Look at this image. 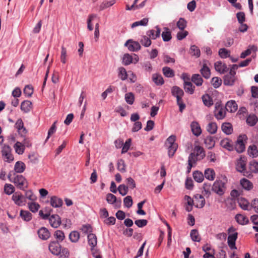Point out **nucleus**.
<instances>
[{"instance_id":"1","label":"nucleus","mask_w":258,"mask_h":258,"mask_svg":"<svg viewBox=\"0 0 258 258\" xmlns=\"http://www.w3.org/2000/svg\"><path fill=\"white\" fill-rule=\"evenodd\" d=\"M175 140L176 136L171 135L167 139L165 142V146L167 147L169 157H173L177 149L178 145L175 143Z\"/></svg>"},{"instance_id":"2","label":"nucleus","mask_w":258,"mask_h":258,"mask_svg":"<svg viewBox=\"0 0 258 258\" xmlns=\"http://www.w3.org/2000/svg\"><path fill=\"white\" fill-rule=\"evenodd\" d=\"M10 180L14 183L15 185L20 189H24L28 186L27 182L25 178L22 175H17L13 179L11 178V174L8 175Z\"/></svg>"},{"instance_id":"3","label":"nucleus","mask_w":258,"mask_h":258,"mask_svg":"<svg viewBox=\"0 0 258 258\" xmlns=\"http://www.w3.org/2000/svg\"><path fill=\"white\" fill-rule=\"evenodd\" d=\"M226 109L220 103H216L215 105L214 115L218 119H222L226 116Z\"/></svg>"},{"instance_id":"4","label":"nucleus","mask_w":258,"mask_h":258,"mask_svg":"<svg viewBox=\"0 0 258 258\" xmlns=\"http://www.w3.org/2000/svg\"><path fill=\"white\" fill-rule=\"evenodd\" d=\"M212 189L218 195L221 196L224 194L226 189L225 183L222 180H216L214 182Z\"/></svg>"},{"instance_id":"5","label":"nucleus","mask_w":258,"mask_h":258,"mask_svg":"<svg viewBox=\"0 0 258 258\" xmlns=\"http://www.w3.org/2000/svg\"><path fill=\"white\" fill-rule=\"evenodd\" d=\"M12 200L19 206H24L26 203V198L20 192H15L12 196Z\"/></svg>"},{"instance_id":"6","label":"nucleus","mask_w":258,"mask_h":258,"mask_svg":"<svg viewBox=\"0 0 258 258\" xmlns=\"http://www.w3.org/2000/svg\"><path fill=\"white\" fill-rule=\"evenodd\" d=\"M11 148L8 145H4L2 148V153L6 161L11 162L13 161L14 157L11 153Z\"/></svg>"},{"instance_id":"7","label":"nucleus","mask_w":258,"mask_h":258,"mask_svg":"<svg viewBox=\"0 0 258 258\" xmlns=\"http://www.w3.org/2000/svg\"><path fill=\"white\" fill-rule=\"evenodd\" d=\"M50 252L53 255H58L61 251V247L58 242L51 241L48 246Z\"/></svg>"},{"instance_id":"8","label":"nucleus","mask_w":258,"mask_h":258,"mask_svg":"<svg viewBox=\"0 0 258 258\" xmlns=\"http://www.w3.org/2000/svg\"><path fill=\"white\" fill-rule=\"evenodd\" d=\"M124 46H126L131 51H137L141 48L139 42L134 41L132 39L127 40L124 44Z\"/></svg>"},{"instance_id":"9","label":"nucleus","mask_w":258,"mask_h":258,"mask_svg":"<svg viewBox=\"0 0 258 258\" xmlns=\"http://www.w3.org/2000/svg\"><path fill=\"white\" fill-rule=\"evenodd\" d=\"M171 94L172 96L176 97L177 102H179L180 100H182L184 92L179 87L174 86L171 89Z\"/></svg>"},{"instance_id":"10","label":"nucleus","mask_w":258,"mask_h":258,"mask_svg":"<svg viewBox=\"0 0 258 258\" xmlns=\"http://www.w3.org/2000/svg\"><path fill=\"white\" fill-rule=\"evenodd\" d=\"M246 138L245 135L240 136L235 144V149L238 153H242L245 150V145L243 143V140Z\"/></svg>"},{"instance_id":"11","label":"nucleus","mask_w":258,"mask_h":258,"mask_svg":"<svg viewBox=\"0 0 258 258\" xmlns=\"http://www.w3.org/2000/svg\"><path fill=\"white\" fill-rule=\"evenodd\" d=\"M237 232H234L229 234L227 238V243L229 247L231 249H236L235 241L237 238Z\"/></svg>"},{"instance_id":"12","label":"nucleus","mask_w":258,"mask_h":258,"mask_svg":"<svg viewBox=\"0 0 258 258\" xmlns=\"http://www.w3.org/2000/svg\"><path fill=\"white\" fill-rule=\"evenodd\" d=\"M205 204V200L204 197L200 194H197L194 196V205L198 208H203Z\"/></svg>"},{"instance_id":"13","label":"nucleus","mask_w":258,"mask_h":258,"mask_svg":"<svg viewBox=\"0 0 258 258\" xmlns=\"http://www.w3.org/2000/svg\"><path fill=\"white\" fill-rule=\"evenodd\" d=\"M236 74H233L231 72H229L224 77V84L227 86H232L236 79Z\"/></svg>"},{"instance_id":"14","label":"nucleus","mask_w":258,"mask_h":258,"mask_svg":"<svg viewBox=\"0 0 258 258\" xmlns=\"http://www.w3.org/2000/svg\"><path fill=\"white\" fill-rule=\"evenodd\" d=\"M49 223L53 228H57L61 224V219L57 215H51L49 219Z\"/></svg>"},{"instance_id":"15","label":"nucleus","mask_w":258,"mask_h":258,"mask_svg":"<svg viewBox=\"0 0 258 258\" xmlns=\"http://www.w3.org/2000/svg\"><path fill=\"white\" fill-rule=\"evenodd\" d=\"M199 160V158L196 156L195 153H190L188 158V166L187 171L188 173L190 172L191 169L194 164H195L197 161Z\"/></svg>"},{"instance_id":"16","label":"nucleus","mask_w":258,"mask_h":258,"mask_svg":"<svg viewBox=\"0 0 258 258\" xmlns=\"http://www.w3.org/2000/svg\"><path fill=\"white\" fill-rule=\"evenodd\" d=\"M161 30L158 26L155 27V29H152L147 32V35L152 39H155L160 35Z\"/></svg>"},{"instance_id":"17","label":"nucleus","mask_w":258,"mask_h":258,"mask_svg":"<svg viewBox=\"0 0 258 258\" xmlns=\"http://www.w3.org/2000/svg\"><path fill=\"white\" fill-rule=\"evenodd\" d=\"M106 200L109 204H113L116 203L115 206L119 208L121 203V200L120 199L117 201L116 197L112 194H108L106 195Z\"/></svg>"},{"instance_id":"18","label":"nucleus","mask_w":258,"mask_h":258,"mask_svg":"<svg viewBox=\"0 0 258 258\" xmlns=\"http://www.w3.org/2000/svg\"><path fill=\"white\" fill-rule=\"evenodd\" d=\"M215 69L216 71L220 74H224L228 71L227 66L221 61H218L215 63Z\"/></svg>"},{"instance_id":"19","label":"nucleus","mask_w":258,"mask_h":258,"mask_svg":"<svg viewBox=\"0 0 258 258\" xmlns=\"http://www.w3.org/2000/svg\"><path fill=\"white\" fill-rule=\"evenodd\" d=\"M38 234L39 237L42 240H47L50 236V233L48 230L45 227H41L38 230Z\"/></svg>"},{"instance_id":"20","label":"nucleus","mask_w":258,"mask_h":258,"mask_svg":"<svg viewBox=\"0 0 258 258\" xmlns=\"http://www.w3.org/2000/svg\"><path fill=\"white\" fill-rule=\"evenodd\" d=\"M32 107V103L29 100H25L21 104V109L24 113L29 112Z\"/></svg>"},{"instance_id":"21","label":"nucleus","mask_w":258,"mask_h":258,"mask_svg":"<svg viewBox=\"0 0 258 258\" xmlns=\"http://www.w3.org/2000/svg\"><path fill=\"white\" fill-rule=\"evenodd\" d=\"M190 127L191 132L196 136H199L202 133L201 126L197 121H193L191 123Z\"/></svg>"},{"instance_id":"22","label":"nucleus","mask_w":258,"mask_h":258,"mask_svg":"<svg viewBox=\"0 0 258 258\" xmlns=\"http://www.w3.org/2000/svg\"><path fill=\"white\" fill-rule=\"evenodd\" d=\"M225 108L227 111L234 112L237 109V105L235 101L230 100L227 102Z\"/></svg>"},{"instance_id":"23","label":"nucleus","mask_w":258,"mask_h":258,"mask_svg":"<svg viewBox=\"0 0 258 258\" xmlns=\"http://www.w3.org/2000/svg\"><path fill=\"white\" fill-rule=\"evenodd\" d=\"M235 219L239 224L242 225L247 224L249 223L248 218L242 214H237L235 217Z\"/></svg>"},{"instance_id":"24","label":"nucleus","mask_w":258,"mask_h":258,"mask_svg":"<svg viewBox=\"0 0 258 258\" xmlns=\"http://www.w3.org/2000/svg\"><path fill=\"white\" fill-rule=\"evenodd\" d=\"M246 121L249 126H253L258 121V117L254 114H250L247 117Z\"/></svg>"},{"instance_id":"25","label":"nucleus","mask_w":258,"mask_h":258,"mask_svg":"<svg viewBox=\"0 0 258 258\" xmlns=\"http://www.w3.org/2000/svg\"><path fill=\"white\" fill-rule=\"evenodd\" d=\"M222 131L226 135H230L233 132V127L229 122L223 123L221 125Z\"/></svg>"},{"instance_id":"26","label":"nucleus","mask_w":258,"mask_h":258,"mask_svg":"<svg viewBox=\"0 0 258 258\" xmlns=\"http://www.w3.org/2000/svg\"><path fill=\"white\" fill-rule=\"evenodd\" d=\"M62 200L57 197L53 196L51 198L50 204L53 207H60L62 206Z\"/></svg>"},{"instance_id":"27","label":"nucleus","mask_w":258,"mask_h":258,"mask_svg":"<svg viewBox=\"0 0 258 258\" xmlns=\"http://www.w3.org/2000/svg\"><path fill=\"white\" fill-rule=\"evenodd\" d=\"M240 184L243 188L249 190L253 187V184L251 182L246 178H242L240 180Z\"/></svg>"},{"instance_id":"28","label":"nucleus","mask_w":258,"mask_h":258,"mask_svg":"<svg viewBox=\"0 0 258 258\" xmlns=\"http://www.w3.org/2000/svg\"><path fill=\"white\" fill-rule=\"evenodd\" d=\"M245 161L240 158L236 163V169L238 172H243L245 170Z\"/></svg>"},{"instance_id":"29","label":"nucleus","mask_w":258,"mask_h":258,"mask_svg":"<svg viewBox=\"0 0 258 258\" xmlns=\"http://www.w3.org/2000/svg\"><path fill=\"white\" fill-rule=\"evenodd\" d=\"M25 164L22 161H17L15 165L14 170L17 173H21L25 169Z\"/></svg>"},{"instance_id":"30","label":"nucleus","mask_w":258,"mask_h":258,"mask_svg":"<svg viewBox=\"0 0 258 258\" xmlns=\"http://www.w3.org/2000/svg\"><path fill=\"white\" fill-rule=\"evenodd\" d=\"M88 244L92 248L94 247L97 243V237L95 234L90 233L88 235Z\"/></svg>"},{"instance_id":"31","label":"nucleus","mask_w":258,"mask_h":258,"mask_svg":"<svg viewBox=\"0 0 258 258\" xmlns=\"http://www.w3.org/2000/svg\"><path fill=\"white\" fill-rule=\"evenodd\" d=\"M238 203L241 209L244 210H248L249 203L245 199L242 197L239 198Z\"/></svg>"},{"instance_id":"32","label":"nucleus","mask_w":258,"mask_h":258,"mask_svg":"<svg viewBox=\"0 0 258 258\" xmlns=\"http://www.w3.org/2000/svg\"><path fill=\"white\" fill-rule=\"evenodd\" d=\"M200 72L205 78L209 79L210 77V70L206 63L203 64L202 68L200 70Z\"/></svg>"},{"instance_id":"33","label":"nucleus","mask_w":258,"mask_h":258,"mask_svg":"<svg viewBox=\"0 0 258 258\" xmlns=\"http://www.w3.org/2000/svg\"><path fill=\"white\" fill-rule=\"evenodd\" d=\"M194 153L199 158V160L203 159L205 156L203 148L199 146L195 147Z\"/></svg>"},{"instance_id":"34","label":"nucleus","mask_w":258,"mask_h":258,"mask_svg":"<svg viewBox=\"0 0 258 258\" xmlns=\"http://www.w3.org/2000/svg\"><path fill=\"white\" fill-rule=\"evenodd\" d=\"M204 143L208 149H212L213 148L215 144V142L214 138L211 136H208L205 139Z\"/></svg>"},{"instance_id":"35","label":"nucleus","mask_w":258,"mask_h":258,"mask_svg":"<svg viewBox=\"0 0 258 258\" xmlns=\"http://www.w3.org/2000/svg\"><path fill=\"white\" fill-rule=\"evenodd\" d=\"M191 81L198 86L202 85L203 80L199 74H194L191 77Z\"/></svg>"},{"instance_id":"36","label":"nucleus","mask_w":258,"mask_h":258,"mask_svg":"<svg viewBox=\"0 0 258 258\" xmlns=\"http://www.w3.org/2000/svg\"><path fill=\"white\" fill-rule=\"evenodd\" d=\"M205 177L209 180H213L215 177V173L213 169L208 168L205 171Z\"/></svg>"},{"instance_id":"37","label":"nucleus","mask_w":258,"mask_h":258,"mask_svg":"<svg viewBox=\"0 0 258 258\" xmlns=\"http://www.w3.org/2000/svg\"><path fill=\"white\" fill-rule=\"evenodd\" d=\"M212 187L211 184L208 183H205L203 185V191L202 192L203 194L206 196V197H209L211 194Z\"/></svg>"},{"instance_id":"38","label":"nucleus","mask_w":258,"mask_h":258,"mask_svg":"<svg viewBox=\"0 0 258 258\" xmlns=\"http://www.w3.org/2000/svg\"><path fill=\"white\" fill-rule=\"evenodd\" d=\"M152 80L157 85H162L164 83L162 76L158 74H154L152 75Z\"/></svg>"},{"instance_id":"39","label":"nucleus","mask_w":258,"mask_h":258,"mask_svg":"<svg viewBox=\"0 0 258 258\" xmlns=\"http://www.w3.org/2000/svg\"><path fill=\"white\" fill-rule=\"evenodd\" d=\"M195 87L190 82H184V89L186 92L192 94L194 92Z\"/></svg>"},{"instance_id":"40","label":"nucleus","mask_w":258,"mask_h":258,"mask_svg":"<svg viewBox=\"0 0 258 258\" xmlns=\"http://www.w3.org/2000/svg\"><path fill=\"white\" fill-rule=\"evenodd\" d=\"M202 98L205 105L210 107L213 104L212 98L208 94L203 95Z\"/></svg>"},{"instance_id":"41","label":"nucleus","mask_w":258,"mask_h":258,"mask_svg":"<svg viewBox=\"0 0 258 258\" xmlns=\"http://www.w3.org/2000/svg\"><path fill=\"white\" fill-rule=\"evenodd\" d=\"M162 37L164 41L167 42L171 40L172 37L171 32L167 28H164V31L162 33Z\"/></svg>"},{"instance_id":"42","label":"nucleus","mask_w":258,"mask_h":258,"mask_svg":"<svg viewBox=\"0 0 258 258\" xmlns=\"http://www.w3.org/2000/svg\"><path fill=\"white\" fill-rule=\"evenodd\" d=\"M20 216L25 221H29L32 219V214L28 211L21 210Z\"/></svg>"},{"instance_id":"43","label":"nucleus","mask_w":258,"mask_h":258,"mask_svg":"<svg viewBox=\"0 0 258 258\" xmlns=\"http://www.w3.org/2000/svg\"><path fill=\"white\" fill-rule=\"evenodd\" d=\"M217 130V125L216 122H210L207 126V131L211 134H214Z\"/></svg>"},{"instance_id":"44","label":"nucleus","mask_w":258,"mask_h":258,"mask_svg":"<svg viewBox=\"0 0 258 258\" xmlns=\"http://www.w3.org/2000/svg\"><path fill=\"white\" fill-rule=\"evenodd\" d=\"M14 148L16 152L19 155H22L24 152V147L21 142H17L14 145Z\"/></svg>"},{"instance_id":"45","label":"nucleus","mask_w":258,"mask_h":258,"mask_svg":"<svg viewBox=\"0 0 258 258\" xmlns=\"http://www.w3.org/2000/svg\"><path fill=\"white\" fill-rule=\"evenodd\" d=\"M80 233L77 231H73L70 233L69 238L72 242H77L80 238Z\"/></svg>"},{"instance_id":"46","label":"nucleus","mask_w":258,"mask_h":258,"mask_svg":"<svg viewBox=\"0 0 258 258\" xmlns=\"http://www.w3.org/2000/svg\"><path fill=\"white\" fill-rule=\"evenodd\" d=\"M115 2L116 1L115 0L104 1L103 3H101V4L99 6L100 10L102 11L112 6L115 3Z\"/></svg>"},{"instance_id":"47","label":"nucleus","mask_w":258,"mask_h":258,"mask_svg":"<svg viewBox=\"0 0 258 258\" xmlns=\"http://www.w3.org/2000/svg\"><path fill=\"white\" fill-rule=\"evenodd\" d=\"M140 43L146 47L150 46L152 43L151 39L147 36H143L140 39Z\"/></svg>"},{"instance_id":"48","label":"nucleus","mask_w":258,"mask_h":258,"mask_svg":"<svg viewBox=\"0 0 258 258\" xmlns=\"http://www.w3.org/2000/svg\"><path fill=\"white\" fill-rule=\"evenodd\" d=\"M193 177L195 180L198 182H202L204 179L203 174L199 171L193 172Z\"/></svg>"},{"instance_id":"49","label":"nucleus","mask_w":258,"mask_h":258,"mask_svg":"<svg viewBox=\"0 0 258 258\" xmlns=\"http://www.w3.org/2000/svg\"><path fill=\"white\" fill-rule=\"evenodd\" d=\"M54 236L57 239V241L58 242H60L62 241L64 238L65 235L63 232L61 230H56L54 234Z\"/></svg>"},{"instance_id":"50","label":"nucleus","mask_w":258,"mask_h":258,"mask_svg":"<svg viewBox=\"0 0 258 258\" xmlns=\"http://www.w3.org/2000/svg\"><path fill=\"white\" fill-rule=\"evenodd\" d=\"M190 53L196 57H199L200 56L201 52L198 46L194 45L190 46L189 49Z\"/></svg>"},{"instance_id":"51","label":"nucleus","mask_w":258,"mask_h":258,"mask_svg":"<svg viewBox=\"0 0 258 258\" xmlns=\"http://www.w3.org/2000/svg\"><path fill=\"white\" fill-rule=\"evenodd\" d=\"M133 62V58L132 55L128 53L124 54L122 58V63L125 66L130 64Z\"/></svg>"},{"instance_id":"52","label":"nucleus","mask_w":258,"mask_h":258,"mask_svg":"<svg viewBox=\"0 0 258 258\" xmlns=\"http://www.w3.org/2000/svg\"><path fill=\"white\" fill-rule=\"evenodd\" d=\"M190 236L194 241L200 242L201 238L200 237L198 231L197 229H192L190 231Z\"/></svg>"},{"instance_id":"53","label":"nucleus","mask_w":258,"mask_h":258,"mask_svg":"<svg viewBox=\"0 0 258 258\" xmlns=\"http://www.w3.org/2000/svg\"><path fill=\"white\" fill-rule=\"evenodd\" d=\"M248 152L249 155L252 157L258 156V150L255 145L250 146L248 148Z\"/></svg>"},{"instance_id":"54","label":"nucleus","mask_w":258,"mask_h":258,"mask_svg":"<svg viewBox=\"0 0 258 258\" xmlns=\"http://www.w3.org/2000/svg\"><path fill=\"white\" fill-rule=\"evenodd\" d=\"M118 70V77L122 80H125L127 78V72L123 67H119Z\"/></svg>"},{"instance_id":"55","label":"nucleus","mask_w":258,"mask_h":258,"mask_svg":"<svg viewBox=\"0 0 258 258\" xmlns=\"http://www.w3.org/2000/svg\"><path fill=\"white\" fill-rule=\"evenodd\" d=\"M29 209L33 213H35L38 211L40 207V206L38 203L35 202H31L28 204Z\"/></svg>"},{"instance_id":"56","label":"nucleus","mask_w":258,"mask_h":258,"mask_svg":"<svg viewBox=\"0 0 258 258\" xmlns=\"http://www.w3.org/2000/svg\"><path fill=\"white\" fill-rule=\"evenodd\" d=\"M60 58V61L62 63L64 64L66 63L67 58V49L63 46H62L61 47V54Z\"/></svg>"},{"instance_id":"57","label":"nucleus","mask_w":258,"mask_h":258,"mask_svg":"<svg viewBox=\"0 0 258 258\" xmlns=\"http://www.w3.org/2000/svg\"><path fill=\"white\" fill-rule=\"evenodd\" d=\"M177 27L180 30H183L187 25L186 21L182 18H179L176 24Z\"/></svg>"},{"instance_id":"58","label":"nucleus","mask_w":258,"mask_h":258,"mask_svg":"<svg viewBox=\"0 0 258 258\" xmlns=\"http://www.w3.org/2000/svg\"><path fill=\"white\" fill-rule=\"evenodd\" d=\"M23 92L26 96L30 97L33 93V88L30 85H26L24 89Z\"/></svg>"},{"instance_id":"59","label":"nucleus","mask_w":258,"mask_h":258,"mask_svg":"<svg viewBox=\"0 0 258 258\" xmlns=\"http://www.w3.org/2000/svg\"><path fill=\"white\" fill-rule=\"evenodd\" d=\"M162 71L164 75L167 77L170 78L174 76L173 71L169 67H164Z\"/></svg>"},{"instance_id":"60","label":"nucleus","mask_w":258,"mask_h":258,"mask_svg":"<svg viewBox=\"0 0 258 258\" xmlns=\"http://www.w3.org/2000/svg\"><path fill=\"white\" fill-rule=\"evenodd\" d=\"M249 169L250 171L254 173L258 172V162L253 160L249 162Z\"/></svg>"},{"instance_id":"61","label":"nucleus","mask_w":258,"mask_h":258,"mask_svg":"<svg viewBox=\"0 0 258 258\" xmlns=\"http://www.w3.org/2000/svg\"><path fill=\"white\" fill-rule=\"evenodd\" d=\"M25 197L31 201H35L37 199L36 196L33 194L31 190L26 191Z\"/></svg>"},{"instance_id":"62","label":"nucleus","mask_w":258,"mask_h":258,"mask_svg":"<svg viewBox=\"0 0 258 258\" xmlns=\"http://www.w3.org/2000/svg\"><path fill=\"white\" fill-rule=\"evenodd\" d=\"M117 169L121 172L126 171L125 164L123 160L120 159L118 161Z\"/></svg>"},{"instance_id":"63","label":"nucleus","mask_w":258,"mask_h":258,"mask_svg":"<svg viewBox=\"0 0 258 258\" xmlns=\"http://www.w3.org/2000/svg\"><path fill=\"white\" fill-rule=\"evenodd\" d=\"M219 55L221 58H227L230 56V51L224 48H220Z\"/></svg>"},{"instance_id":"64","label":"nucleus","mask_w":258,"mask_h":258,"mask_svg":"<svg viewBox=\"0 0 258 258\" xmlns=\"http://www.w3.org/2000/svg\"><path fill=\"white\" fill-rule=\"evenodd\" d=\"M125 100L129 104H133L135 100L134 95L132 93H128L125 95Z\"/></svg>"}]
</instances>
